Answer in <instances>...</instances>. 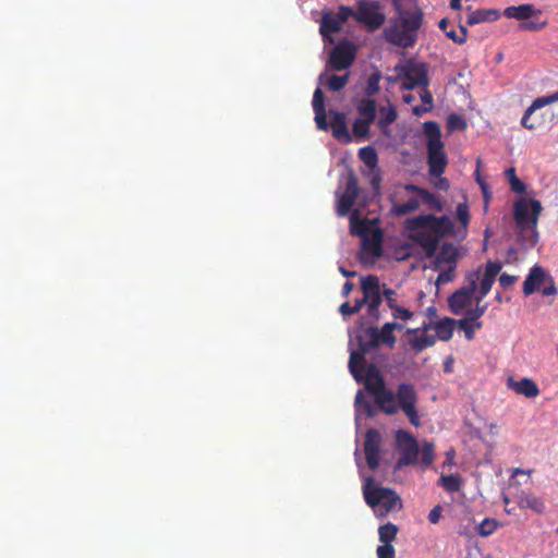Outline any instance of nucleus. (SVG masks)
Listing matches in <instances>:
<instances>
[{
	"label": "nucleus",
	"mask_w": 558,
	"mask_h": 558,
	"mask_svg": "<svg viewBox=\"0 0 558 558\" xmlns=\"http://www.w3.org/2000/svg\"><path fill=\"white\" fill-rule=\"evenodd\" d=\"M462 447L463 450L468 451L465 454L466 463L480 464L490 462L494 444L484 440L480 428L469 418H466L462 425Z\"/></svg>",
	"instance_id": "nucleus-6"
},
{
	"label": "nucleus",
	"mask_w": 558,
	"mask_h": 558,
	"mask_svg": "<svg viewBox=\"0 0 558 558\" xmlns=\"http://www.w3.org/2000/svg\"><path fill=\"white\" fill-rule=\"evenodd\" d=\"M476 181L480 184L482 193H483V197H484V211H487L488 210L489 201L492 198V194L489 192L488 185L480 178L478 174L476 177Z\"/></svg>",
	"instance_id": "nucleus-51"
},
{
	"label": "nucleus",
	"mask_w": 558,
	"mask_h": 558,
	"mask_svg": "<svg viewBox=\"0 0 558 558\" xmlns=\"http://www.w3.org/2000/svg\"><path fill=\"white\" fill-rule=\"evenodd\" d=\"M405 228L411 232L410 238L422 246L428 257H432L438 248L440 239L446 233L453 232V222L447 217L428 214L408 219Z\"/></svg>",
	"instance_id": "nucleus-3"
},
{
	"label": "nucleus",
	"mask_w": 558,
	"mask_h": 558,
	"mask_svg": "<svg viewBox=\"0 0 558 558\" xmlns=\"http://www.w3.org/2000/svg\"><path fill=\"white\" fill-rule=\"evenodd\" d=\"M354 20L364 24L368 31L378 29L386 20L377 1L360 0L354 13Z\"/></svg>",
	"instance_id": "nucleus-12"
},
{
	"label": "nucleus",
	"mask_w": 558,
	"mask_h": 558,
	"mask_svg": "<svg viewBox=\"0 0 558 558\" xmlns=\"http://www.w3.org/2000/svg\"><path fill=\"white\" fill-rule=\"evenodd\" d=\"M402 329V325L398 323H386L379 329L371 326L365 328L361 333V348L362 351H372L379 345H387L392 349L396 344V336L393 331Z\"/></svg>",
	"instance_id": "nucleus-9"
},
{
	"label": "nucleus",
	"mask_w": 558,
	"mask_h": 558,
	"mask_svg": "<svg viewBox=\"0 0 558 558\" xmlns=\"http://www.w3.org/2000/svg\"><path fill=\"white\" fill-rule=\"evenodd\" d=\"M356 49L351 41L339 43L330 52L328 65L331 70L341 71L348 69L355 60Z\"/></svg>",
	"instance_id": "nucleus-14"
},
{
	"label": "nucleus",
	"mask_w": 558,
	"mask_h": 558,
	"mask_svg": "<svg viewBox=\"0 0 558 558\" xmlns=\"http://www.w3.org/2000/svg\"><path fill=\"white\" fill-rule=\"evenodd\" d=\"M355 11H353L351 8L345 5H340L339 11L336 15V17L343 24L348 21L350 16L354 17Z\"/></svg>",
	"instance_id": "nucleus-53"
},
{
	"label": "nucleus",
	"mask_w": 558,
	"mask_h": 558,
	"mask_svg": "<svg viewBox=\"0 0 558 558\" xmlns=\"http://www.w3.org/2000/svg\"><path fill=\"white\" fill-rule=\"evenodd\" d=\"M470 218L468 204L465 202L459 203L456 207V221H458L460 226H456V242L463 241L468 236Z\"/></svg>",
	"instance_id": "nucleus-23"
},
{
	"label": "nucleus",
	"mask_w": 558,
	"mask_h": 558,
	"mask_svg": "<svg viewBox=\"0 0 558 558\" xmlns=\"http://www.w3.org/2000/svg\"><path fill=\"white\" fill-rule=\"evenodd\" d=\"M383 295L386 298L387 304L390 308L397 305V300L395 299V291L392 289H384Z\"/></svg>",
	"instance_id": "nucleus-56"
},
{
	"label": "nucleus",
	"mask_w": 558,
	"mask_h": 558,
	"mask_svg": "<svg viewBox=\"0 0 558 558\" xmlns=\"http://www.w3.org/2000/svg\"><path fill=\"white\" fill-rule=\"evenodd\" d=\"M362 381L384 413L391 415L402 409L411 424L414 426L420 424L416 410L417 395L412 385L400 384L393 393L386 388L384 377L374 364H368L365 372L362 373Z\"/></svg>",
	"instance_id": "nucleus-1"
},
{
	"label": "nucleus",
	"mask_w": 558,
	"mask_h": 558,
	"mask_svg": "<svg viewBox=\"0 0 558 558\" xmlns=\"http://www.w3.org/2000/svg\"><path fill=\"white\" fill-rule=\"evenodd\" d=\"M342 23L336 17L332 12H325L322 17L319 33L326 38L332 33H337L341 29Z\"/></svg>",
	"instance_id": "nucleus-28"
},
{
	"label": "nucleus",
	"mask_w": 558,
	"mask_h": 558,
	"mask_svg": "<svg viewBox=\"0 0 558 558\" xmlns=\"http://www.w3.org/2000/svg\"><path fill=\"white\" fill-rule=\"evenodd\" d=\"M380 80H381V74L378 71L372 73L368 76L367 83H366V86H365V89H364V93L367 96V98H372L373 96H375L379 92V89H380V86H379Z\"/></svg>",
	"instance_id": "nucleus-38"
},
{
	"label": "nucleus",
	"mask_w": 558,
	"mask_h": 558,
	"mask_svg": "<svg viewBox=\"0 0 558 558\" xmlns=\"http://www.w3.org/2000/svg\"><path fill=\"white\" fill-rule=\"evenodd\" d=\"M420 202L415 197H410L408 201L403 203H393L392 211L397 216H405L410 213H413L418 208Z\"/></svg>",
	"instance_id": "nucleus-34"
},
{
	"label": "nucleus",
	"mask_w": 558,
	"mask_h": 558,
	"mask_svg": "<svg viewBox=\"0 0 558 558\" xmlns=\"http://www.w3.org/2000/svg\"><path fill=\"white\" fill-rule=\"evenodd\" d=\"M397 16L384 31L385 39L401 48L413 47L423 24V11L416 0H391Z\"/></svg>",
	"instance_id": "nucleus-2"
},
{
	"label": "nucleus",
	"mask_w": 558,
	"mask_h": 558,
	"mask_svg": "<svg viewBox=\"0 0 558 558\" xmlns=\"http://www.w3.org/2000/svg\"><path fill=\"white\" fill-rule=\"evenodd\" d=\"M356 201H354L349 195H345L344 193L340 196L337 203L336 211L339 217H344L349 215L351 208L355 204Z\"/></svg>",
	"instance_id": "nucleus-39"
},
{
	"label": "nucleus",
	"mask_w": 558,
	"mask_h": 558,
	"mask_svg": "<svg viewBox=\"0 0 558 558\" xmlns=\"http://www.w3.org/2000/svg\"><path fill=\"white\" fill-rule=\"evenodd\" d=\"M381 435L377 429L371 428L365 434L364 453L368 468L375 470L379 465V449Z\"/></svg>",
	"instance_id": "nucleus-17"
},
{
	"label": "nucleus",
	"mask_w": 558,
	"mask_h": 558,
	"mask_svg": "<svg viewBox=\"0 0 558 558\" xmlns=\"http://www.w3.org/2000/svg\"><path fill=\"white\" fill-rule=\"evenodd\" d=\"M543 207L539 201L520 197L513 204V219L519 230V241L527 250L538 241L537 222Z\"/></svg>",
	"instance_id": "nucleus-5"
},
{
	"label": "nucleus",
	"mask_w": 558,
	"mask_h": 558,
	"mask_svg": "<svg viewBox=\"0 0 558 558\" xmlns=\"http://www.w3.org/2000/svg\"><path fill=\"white\" fill-rule=\"evenodd\" d=\"M356 111L360 119L374 122L377 113V105L373 98H363L356 105Z\"/></svg>",
	"instance_id": "nucleus-31"
},
{
	"label": "nucleus",
	"mask_w": 558,
	"mask_h": 558,
	"mask_svg": "<svg viewBox=\"0 0 558 558\" xmlns=\"http://www.w3.org/2000/svg\"><path fill=\"white\" fill-rule=\"evenodd\" d=\"M453 267L449 265L446 271L439 274L438 281H450L452 279Z\"/></svg>",
	"instance_id": "nucleus-60"
},
{
	"label": "nucleus",
	"mask_w": 558,
	"mask_h": 558,
	"mask_svg": "<svg viewBox=\"0 0 558 558\" xmlns=\"http://www.w3.org/2000/svg\"><path fill=\"white\" fill-rule=\"evenodd\" d=\"M359 158L369 168H374L378 162L377 151L373 146L360 148Z\"/></svg>",
	"instance_id": "nucleus-36"
},
{
	"label": "nucleus",
	"mask_w": 558,
	"mask_h": 558,
	"mask_svg": "<svg viewBox=\"0 0 558 558\" xmlns=\"http://www.w3.org/2000/svg\"><path fill=\"white\" fill-rule=\"evenodd\" d=\"M355 407L357 411L364 412L368 417H372L374 415L373 405L369 403V401L363 398L361 391H359L355 396Z\"/></svg>",
	"instance_id": "nucleus-44"
},
{
	"label": "nucleus",
	"mask_w": 558,
	"mask_h": 558,
	"mask_svg": "<svg viewBox=\"0 0 558 558\" xmlns=\"http://www.w3.org/2000/svg\"><path fill=\"white\" fill-rule=\"evenodd\" d=\"M396 438L401 451L397 465L416 464L418 462L420 448L414 437L408 432L400 429L397 432Z\"/></svg>",
	"instance_id": "nucleus-15"
},
{
	"label": "nucleus",
	"mask_w": 558,
	"mask_h": 558,
	"mask_svg": "<svg viewBox=\"0 0 558 558\" xmlns=\"http://www.w3.org/2000/svg\"><path fill=\"white\" fill-rule=\"evenodd\" d=\"M505 173L509 180L510 187L514 193L521 194L525 192V184L517 177L514 168L507 169Z\"/></svg>",
	"instance_id": "nucleus-40"
},
{
	"label": "nucleus",
	"mask_w": 558,
	"mask_h": 558,
	"mask_svg": "<svg viewBox=\"0 0 558 558\" xmlns=\"http://www.w3.org/2000/svg\"><path fill=\"white\" fill-rule=\"evenodd\" d=\"M470 75H471L470 71L466 74L463 73V72H459L458 73L459 77L465 78L464 80L465 84H461L460 85L461 94H462V97H463V105L460 107V110L462 112H464L466 110H473V101L471 99L470 93L466 89L470 86V83H469V76Z\"/></svg>",
	"instance_id": "nucleus-35"
},
{
	"label": "nucleus",
	"mask_w": 558,
	"mask_h": 558,
	"mask_svg": "<svg viewBox=\"0 0 558 558\" xmlns=\"http://www.w3.org/2000/svg\"><path fill=\"white\" fill-rule=\"evenodd\" d=\"M480 303L476 301L475 307L466 310L463 318L456 319V328L462 331L468 340H472L475 330L482 327L478 319L484 315L487 305H480Z\"/></svg>",
	"instance_id": "nucleus-16"
},
{
	"label": "nucleus",
	"mask_w": 558,
	"mask_h": 558,
	"mask_svg": "<svg viewBox=\"0 0 558 558\" xmlns=\"http://www.w3.org/2000/svg\"><path fill=\"white\" fill-rule=\"evenodd\" d=\"M339 312L345 317L356 314V307H353L349 302H344L340 305Z\"/></svg>",
	"instance_id": "nucleus-57"
},
{
	"label": "nucleus",
	"mask_w": 558,
	"mask_h": 558,
	"mask_svg": "<svg viewBox=\"0 0 558 558\" xmlns=\"http://www.w3.org/2000/svg\"><path fill=\"white\" fill-rule=\"evenodd\" d=\"M357 340V351H353L350 354L349 359V369L353 378L357 383H362V373L365 372L367 365H365L364 355L369 353L371 351H362L361 348V336L356 337Z\"/></svg>",
	"instance_id": "nucleus-20"
},
{
	"label": "nucleus",
	"mask_w": 558,
	"mask_h": 558,
	"mask_svg": "<svg viewBox=\"0 0 558 558\" xmlns=\"http://www.w3.org/2000/svg\"><path fill=\"white\" fill-rule=\"evenodd\" d=\"M500 17V12L496 9H480L472 11L466 19V25H475L484 22H494Z\"/></svg>",
	"instance_id": "nucleus-27"
},
{
	"label": "nucleus",
	"mask_w": 558,
	"mask_h": 558,
	"mask_svg": "<svg viewBox=\"0 0 558 558\" xmlns=\"http://www.w3.org/2000/svg\"><path fill=\"white\" fill-rule=\"evenodd\" d=\"M501 268L500 262H487L478 291L480 271L476 270L466 276L464 286L456 290V315L462 314L473 300L481 302L487 295Z\"/></svg>",
	"instance_id": "nucleus-4"
},
{
	"label": "nucleus",
	"mask_w": 558,
	"mask_h": 558,
	"mask_svg": "<svg viewBox=\"0 0 558 558\" xmlns=\"http://www.w3.org/2000/svg\"><path fill=\"white\" fill-rule=\"evenodd\" d=\"M448 24H449V20L448 19H441L440 22H439V28L445 31L446 32V36L453 40V28H451L450 31H446V27H447Z\"/></svg>",
	"instance_id": "nucleus-62"
},
{
	"label": "nucleus",
	"mask_w": 558,
	"mask_h": 558,
	"mask_svg": "<svg viewBox=\"0 0 558 558\" xmlns=\"http://www.w3.org/2000/svg\"><path fill=\"white\" fill-rule=\"evenodd\" d=\"M349 76V73H345L343 75H331L327 82L328 88L332 92L341 90L348 84Z\"/></svg>",
	"instance_id": "nucleus-41"
},
{
	"label": "nucleus",
	"mask_w": 558,
	"mask_h": 558,
	"mask_svg": "<svg viewBox=\"0 0 558 558\" xmlns=\"http://www.w3.org/2000/svg\"><path fill=\"white\" fill-rule=\"evenodd\" d=\"M343 193L345 195H349L350 197H352L354 201L357 199L360 189H359L357 179L353 172H350L348 175L345 189H344Z\"/></svg>",
	"instance_id": "nucleus-43"
},
{
	"label": "nucleus",
	"mask_w": 558,
	"mask_h": 558,
	"mask_svg": "<svg viewBox=\"0 0 558 558\" xmlns=\"http://www.w3.org/2000/svg\"><path fill=\"white\" fill-rule=\"evenodd\" d=\"M364 301L367 303V314L374 320L379 319V310L383 298L380 292L379 279L375 275L364 277L361 282Z\"/></svg>",
	"instance_id": "nucleus-13"
},
{
	"label": "nucleus",
	"mask_w": 558,
	"mask_h": 558,
	"mask_svg": "<svg viewBox=\"0 0 558 558\" xmlns=\"http://www.w3.org/2000/svg\"><path fill=\"white\" fill-rule=\"evenodd\" d=\"M436 330L441 339L448 340L449 338H451L453 332V318H445L444 322L437 325Z\"/></svg>",
	"instance_id": "nucleus-42"
},
{
	"label": "nucleus",
	"mask_w": 558,
	"mask_h": 558,
	"mask_svg": "<svg viewBox=\"0 0 558 558\" xmlns=\"http://www.w3.org/2000/svg\"><path fill=\"white\" fill-rule=\"evenodd\" d=\"M517 501L521 509H531L536 513H543L545 511V504L543 499L531 492H521L518 495Z\"/></svg>",
	"instance_id": "nucleus-26"
},
{
	"label": "nucleus",
	"mask_w": 558,
	"mask_h": 558,
	"mask_svg": "<svg viewBox=\"0 0 558 558\" xmlns=\"http://www.w3.org/2000/svg\"><path fill=\"white\" fill-rule=\"evenodd\" d=\"M442 254L448 263L453 262V246L452 244H446L442 250Z\"/></svg>",
	"instance_id": "nucleus-59"
},
{
	"label": "nucleus",
	"mask_w": 558,
	"mask_h": 558,
	"mask_svg": "<svg viewBox=\"0 0 558 558\" xmlns=\"http://www.w3.org/2000/svg\"><path fill=\"white\" fill-rule=\"evenodd\" d=\"M471 519H475L474 515L471 513L470 509L465 505H461L460 509V533L464 534L462 531V525H466Z\"/></svg>",
	"instance_id": "nucleus-50"
},
{
	"label": "nucleus",
	"mask_w": 558,
	"mask_h": 558,
	"mask_svg": "<svg viewBox=\"0 0 558 558\" xmlns=\"http://www.w3.org/2000/svg\"><path fill=\"white\" fill-rule=\"evenodd\" d=\"M468 126L466 119L456 114V131H463Z\"/></svg>",
	"instance_id": "nucleus-61"
},
{
	"label": "nucleus",
	"mask_w": 558,
	"mask_h": 558,
	"mask_svg": "<svg viewBox=\"0 0 558 558\" xmlns=\"http://www.w3.org/2000/svg\"><path fill=\"white\" fill-rule=\"evenodd\" d=\"M558 101V90L551 95L538 97L533 100L532 105L526 109V116H531L535 110Z\"/></svg>",
	"instance_id": "nucleus-37"
},
{
	"label": "nucleus",
	"mask_w": 558,
	"mask_h": 558,
	"mask_svg": "<svg viewBox=\"0 0 558 558\" xmlns=\"http://www.w3.org/2000/svg\"><path fill=\"white\" fill-rule=\"evenodd\" d=\"M315 112V122L319 130L327 131L329 124L327 122L326 110H316Z\"/></svg>",
	"instance_id": "nucleus-49"
},
{
	"label": "nucleus",
	"mask_w": 558,
	"mask_h": 558,
	"mask_svg": "<svg viewBox=\"0 0 558 558\" xmlns=\"http://www.w3.org/2000/svg\"><path fill=\"white\" fill-rule=\"evenodd\" d=\"M374 122L365 119H355L352 125V133L356 140H368L369 129Z\"/></svg>",
	"instance_id": "nucleus-32"
},
{
	"label": "nucleus",
	"mask_w": 558,
	"mask_h": 558,
	"mask_svg": "<svg viewBox=\"0 0 558 558\" xmlns=\"http://www.w3.org/2000/svg\"><path fill=\"white\" fill-rule=\"evenodd\" d=\"M507 387L517 395L524 396L529 399L536 398L539 395V388L536 383L527 377H523L519 380H515L513 377H508Z\"/></svg>",
	"instance_id": "nucleus-19"
},
{
	"label": "nucleus",
	"mask_w": 558,
	"mask_h": 558,
	"mask_svg": "<svg viewBox=\"0 0 558 558\" xmlns=\"http://www.w3.org/2000/svg\"><path fill=\"white\" fill-rule=\"evenodd\" d=\"M407 191H412L418 194L421 202L425 204L429 209L441 210L442 206L438 198L427 190L421 189L414 184L405 185Z\"/></svg>",
	"instance_id": "nucleus-30"
},
{
	"label": "nucleus",
	"mask_w": 558,
	"mask_h": 558,
	"mask_svg": "<svg viewBox=\"0 0 558 558\" xmlns=\"http://www.w3.org/2000/svg\"><path fill=\"white\" fill-rule=\"evenodd\" d=\"M429 110H432L430 107L423 105V106H415L412 111H413V114L421 117L424 113L428 112Z\"/></svg>",
	"instance_id": "nucleus-64"
},
{
	"label": "nucleus",
	"mask_w": 558,
	"mask_h": 558,
	"mask_svg": "<svg viewBox=\"0 0 558 558\" xmlns=\"http://www.w3.org/2000/svg\"><path fill=\"white\" fill-rule=\"evenodd\" d=\"M541 14L542 10L532 3L512 5L504 10L506 17L521 21L519 24L520 31L532 33L539 32L547 26V21L539 22L536 20Z\"/></svg>",
	"instance_id": "nucleus-11"
},
{
	"label": "nucleus",
	"mask_w": 558,
	"mask_h": 558,
	"mask_svg": "<svg viewBox=\"0 0 558 558\" xmlns=\"http://www.w3.org/2000/svg\"><path fill=\"white\" fill-rule=\"evenodd\" d=\"M399 532L398 525L395 523L388 522L378 527V536L381 543L390 544L396 539L397 534Z\"/></svg>",
	"instance_id": "nucleus-33"
},
{
	"label": "nucleus",
	"mask_w": 558,
	"mask_h": 558,
	"mask_svg": "<svg viewBox=\"0 0 558 558\" xmlns=\"http://www.w3.org/2000/svg\"><path fill=\"white\" fill-rule=\"evenodd\" d=\"M377 558H395L396 550L391 544L383 543L376 549Z\"/></svg>",
	"instance_id": "nucleus-46"
},
{
	"label": "nucleus",
	"mask_w": 558,
	"mask_h": 558,
	"mask_svg": "<svg viewBox=\"0 0 558 558\" xmlns=\"http://www.w3.org/2000/svg\"><path fill=\"white\" fill-rule=\"evenodd\" d=\"M439 483L447 492H453V474L442 475L439 478Z\"/></svg>",
	"instance_id": "nucleus-55"
},
{
	"label": "nucleus",
	"mask_w": 558,
	"mask_h": 558,
	"mask_svg": "<svg viewBox=\"0 0 558 558\" xmlns=\"http://www.w3.org/2000/svg\"><path fill=\"white\" fill-rule=\"evenodd\" d=\"M383 232L380 229L374 230L373 233L362 239V250L369 253L373 257H380L383 254Z\"/></svg>",
	"instance_id": "nucleus-25"
},
{
	"label": "nucleus",
	"mask_w": 558,
	"mask_h": 558,
	"mask_svg": "<svg viewBox=\"0 0 558 558\" xmlns=\"http://www.w3.org/2000/svg\"><path fill=\"white\" fill-rule=\"evenodd\" d=\"M498 526V521L493 518H485L481 522H477L476 519H471L466 525H462V532L466 536L480 535L487 537L492 535Z\"/></svg>",
	"instance_id": "nucleus-18"
},
{
	"label": "nucleus",
	"mask_w": 558,
	"mask_h": 558,
	"mask_svg": "<svg viewBox=\"0 0 558 558\" xmlns=\"http://www.w3.org/2000/svg\"><path fill=\"white\" fill-rule=\"evenodd\" d=\"M377 228L374 227L373 221L367 218L361 219L359 217V211L354 210L350 216V233L352 235H357L361 239L366 238L371 233L374 232Z\"/></svg>",
	"instance_id": "nucleus-22"
},
{
	"label": "nucleus",
	"mask_w": 558,
	"mask_h": 558,
	"mask_svg": "<svg viewBox=\"0 0 558 558\" xmlns=\"http://www.w3.org/2000/svg\"><path fill=\"white\" fill-rule=\"evenodd\" d=\"M330 114L332 116L330 128L332 132V136L342 143H350L352 137L349 133L345 114L340 111L330 110Z\"/></svg>",
	"instance_id": "nucleus-21"
},
{
	"label": "nucleus",
	"mask_w": 558,
	"mask_h": 558,
	"mask_svg": "<svg viewBox=\"0 0 558 558\" xmlns=\"http://www.w3.org/2000/svg\"><path fill=\"white\" fill-rule=\"evenodd\" d=\"M423 131L427 141L429 174L439 177L444 173L447 163L440 126L435 121H426L423 124Z\"/></svg>",
	"instance_id": "nucleus-8"
},
{
	"label": "nucleus",
	"mask_w": 558,
	"mask_h": 558,
	"mask_svg": "<svg viewBox=\"0 0 558 558\" xmlns=\"http://www.w3.org/2000/svg\"><path fill=\"white\" fill-rule=\"evenodd\" d=\"M392 316L398 319L408 320L410 319L413 314L408 308H404L402 306H399L398 304L391 308Z\"/></svg>",
	"instance_id": "nucleus-52"
},
{
	"label": "nucleus",
	"mask_w": 558,
	"mask_h": 558,
	"mask_svg": "<svg viewBox=\"0 0 558 558\" xmlns=\"http://www.w3.org/2000/svg\"><path fill=\"white\" fill-rule=\"evenodd\" d=\"M312 106L314 111L326 110L324 94L319 87H317L314 92Z\"/></svg>",
	"instance_id": "nucleus-47"
},
{
	"label": "nucleus",
	"mask_w": 558,
	"mask_h": 558,
	"mask_svg": "<svg viewBox=\"0 0 558 558\" xmlns=\"http://www.w3.org/2000/svg\"><path fill=\"white\" fill-rule=\"evenodd\" d=\"M445 509H447L448 511H450V507L449 505H447L446 507L441 506V505H437L435 506L428 513V520L430 523L433 524H437L441 518V514L442 512L445 511Z\"/></svg>",
	"instance_id": "nucleus-48"
},
{
	"label": "nucleus",
	"mask_w": 558,
	"mask_h": 558,
	"mask_svg": "<svg viewBox=\"0 0 558 558\" xmlns=\"http://www.w3.org/2000/svg\"><path fill=\"white\" fill-rule=\"evenodd\" d=\"M423 92L421 93V99L423 101V105L428 106L433 108V96L429 90L426 89V87H422Z\"/></svg>",
	"instance_id": "nucleus-58"
},
{
	"label": "nucleus",
	"mask_w": 558,
	"mask_h": 558,
	"mask_svg": "<svg viewBox=\"0 0 558 558\" xmlns=\"http://www.w3.org/2000/svg\"><path fill=\"white\" fill-rule=\"evenodd\" d=\"M517 280H518L517 276H512V275H508V274H502L499 277V284L502 288L507 289V288L511 287Z\"/></svg>",
	"instance_id": "nucleus-54"
},
{
	"label": "nucleus",
	"mask_w": 558,
	"mask_h": 558,
	"mask_svg": "<svg viewBox=\"0 0 558 558\" xmlns=\"http://www.w3.org/2000/svg\"><path fill=\"white\" fill-rule=\"evenodd\" d=\"M545 270L542 266L535 265L531 268L530 274L523 282V293L530 295L541 288L545 280Z\"/></svg>",
	"instance_id": "nucleus-24"
},
{
	"label": "nucleus",
	"mask_w": 558,
	"mask_h": 558,
	"mask_svg": "<svg viewBox=\"0 0 558 558\" xmlns=\"http://www.w3.org/2000/svg\"><path fill=\"white\" fill-rule=\"evenodd\" d=\"M379 119L377 120V126L384 134H388V128L391 125L398 117L397 110L392 104H388L386 107L379 108Z\"/></svg>",
	"instance_id": "nucleus-29"
},
{
	"label": "nucleus",
	"mask_w": 558,
	"mask_h": 558,
	"mask_svg": "<svg viewBox=\"0 0 558 558\" xmlns=\"http://www.w3.org/2000/svg\"><path fill=\"white\" fill-rule=\"evenodd\" d=\"M363 495L365 502L369 507L378 508L377 515L379 517H385L389 512L402 509L400 496L390 488L376 485L372 477L365 478Z\"/></svg>",
	"instance_id": "nucleus-7"
},
{
	"label": "nucleus",
	"mask_w": 558,
	"mask_h": 558,
	"mask_svg": "<svg viewBox=\"0 0 558 558\" xmlns=\"http://www.w3.org/2000/svg\"><path fill=\"white\" fill-rule=\"evenodd\" d=\"M395 71L398 78L402 80V89H414L415 87H427L428 73L425 63L414 61L413 59L401 60Z\"/></svg>",
	"instance_id": "nucleus-10"
},
{
	"label": "nucleus",
	"mask_w": 558,
	"mask_h": 558,
	"mask_svg": "<svg viewBox=\"0 0 558 558\" xmlns=\"http://www.w3.org/2000/svg\"><path fill=\"white\" fill-rule=\"evenodd\" d=\"M469 253V248L465 245H456V262L459 258L466 256Z\"/></svg>",
	"instance_id": "nucleus-63"
},
{
	"label": "nucleus",
	"mask_w": 558,
	"mask_h": 558,
	"mask_svg": "<svg viewBox=\"0 0 558 558\" xmlns=\"http://www.w3.org/2000/svg\"><path fill=\"white\" fill-rule=\"evenodd\" d=\"M434 447L432 444H425L420 451L421 463L424 466H428L433 462Z\"/></svg>",
	"instance_id": "nucleus-45"
}]
</instances>
